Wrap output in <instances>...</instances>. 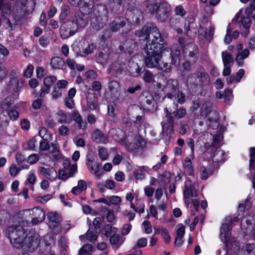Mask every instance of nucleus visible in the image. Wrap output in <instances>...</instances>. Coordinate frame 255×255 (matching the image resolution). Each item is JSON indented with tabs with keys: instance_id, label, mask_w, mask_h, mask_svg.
<instances>
[{
	"instance_id": "nucleus-43",
	"label": "nucleus",
	"mask_w": 255,
	"mask_h": 255,
	"mask_svg": "<svg viewBox=\"0 0 255 255\" xmlns=\"http://www.w3.org/2000/svg\"><path fill=\"white\" fill-rule=\"evenodd\" d=\"M14 103V98L11 96H8L3 100L1 103V108L4 110H11Z\"/></svg>"
},
{
	"instance_id": "nucleus-55",
	"label": "nucleus",
	"mask_w": 255,
	"mask_h": 255,
	"mask_svg": "<svg viewBox=\"0 0 255 255\" xmlns=\"http://www.w3.org/2000/svg\"><path fill=\"white\" fill-rule=\"evenodd\" d=\"M174 11L176 15L181 17H183L186 13L185 9L181 5L176 6L174 8Z\"/></svg>"
},
{
	"instance_id": "nucleus-5",
	"label": "nucleus",
	"mask_w": 255,
	"mask_h": 255,
	"mask_svg": "<svg viewBox=\"0 0 255 255\" xmlns=\"http://www.w3.org/2000/svg\"><path fill=\"white\" fill-rule=\"evenodd\" d=\"M79 6L83 12H77L73 17V20L77 25L78 28H84L88 24V20L86 15L91 13L92 9V5L82 0L80 1Z\"/></svg>"
},
{
	"instance_id": "nucleus-64",
	"label": "nucleus",
	"mask_w": 255,
	"mask_h": 255,
	"mask_svg": "<svg viewBox=\"0 0 255 255\" xmlns=\"http://www.w3.org/2000/svg\"><path fill=\"white\" fill-rule=\"evenodd\" d=\"M255 10V0H253L250 3V7H247L245 10L246 15L251 16L252 14V11Z\"/></svg>"
},
{
	"instance_id": "nucleus-56",
	"label": "nucleus",
	"mask_w": 255,
	"mask_h": 255,
	"mask_svg": "<svg viewBox=\"0 0 255 255\" xmlns=\"http://www.w3.org/2000/svg\"><path fill=\"white\" fill-rule=\"evenodd\" d=\"M175 118L177 119L183 118L186 115V110L185 108H180L173 112Z\"/></svg>"
},
{
	"instance_id": "nucleus-39",
	"label": "nucleus",
	"mask_w": 255,
	"mask_h": 255,
	"mask_svg": "<svg viewBox=\"0 0 255 255\" xmlns=\"http://www.w3.org/2000/svg\"><path fill=\"white\" fill-rule=\"evenodd\" d=\"M48 218L49 220L48 225L51 229H55L59 225L60 220L56 213H50L48 215Z\"/></svg>"
},
{
	"instance_id": "nucleus-35",
	"label": "nucleus",
	"mask_w": 255,
	"mask_h": 255,
	"mask_svg": "<svg viewBox=\"0 0 255 255\" xmlns=\"http://www.w3.org/2000/svg\"><path fill=\"white\" fill-rule=\"evenodd\" d=\"M241 10L235 16V19L239 23H241L245 28L249 29L251 26L250 16L247 15V17L241 16Z\"/></svg>"
},
{
	"instance_id": "nucleus-40",
	"label": "nucleus",
	"mask_w": 255,
	"mask_h": 255,
	"mask_svg": "<svg viewBox=\"0 0 255 255\" xmlns=\"http://www.w3.org/2000/svg\"><path fill=\"white\" fill-rule=\"evenodd\" d=\"M222 58L224 66H232L234 63V59L232 55L227 51L222 52Z\"/></svg>"
},
{
	"instance_id": "nucleus-10",
	"label": "nucleus",
	"mask_w": 255,
	"mask_h": 255,
	"mask_svg": "<svg viewBox=\"0 0 255 255\" xmlns=\"http://www.w3.org/2000/svg\"><path fill=\"white\" fill-rule=\"evenodd\" d=\"M170 58L171 59L170 63L165 62L162 64L159 63V66L157 68L158 69L163 70L167 74L170 73L173 65L179 64L180 59V50H176L175 52L172 51L170 53Z\"/></svg>"
},
{
	"instance_id": "nucleus-29",
	"label": "nucleus",
	"mask_w": 255,
	"mask_h": 255,
	"mask_svg": "<svg viewBox=\"0 0 255 255\" xmlns=\"http://www.w3.org/2000/svg\"><path fill=\"white\" fill-rule=\"evenodd\" d=\"M50 65L54 69H65L66 68V64L64 60L58 56L51 58Z\"/></svg>"
},
{
	"instance_id": "nucleus-6",
	"label": "nucleus",
	"mask_w": 255,
	"mask_h": 255,
	"mask_svg": "<svg viewBox=\"0 0 255 255\" xmlns=\"http://www.w3.org/2000/svg\"><path fill=\"white\" fill-rule=\"evenodd\" d=\"M187 81L190 84L202 86L208 85L210 78L204 69L202 67L198 68L197 75H189L187 77Z\"/></svg>"
},
{
	"instance_id": "nucleus-12",
	"label": "nucleus",
	"mask_w": 255,
	"mask_h": 255,
	"mask_svg": "<svg viewBox=\"0 0 255 255\" xmlns=\"http://www.w3.org/2000/svg\"><path fill=\"white\" fill-rule=\"evenodd\" d=\"M111 53L112 51L110 47H100L95 55V60L97 63L103 66L106 65L111 59Z\"/></svg>"
},
{
	"instance_id": "nucleus-44",
	"label": "nucleus",
	"mask_w": 255,
	"mask_h": 255,
	"mask_svg": "<svg viewBox=\"0 0 255 255\" xmlns=\"http://www.w3.org/2000/svg\"><path fill=\"white\" fill-rule=\"evenodd\" d=\"M184 168L185 172L190 176H193L194 171L192 165V162L189 158H186L184 163Z\"/></svg>"
},
{
	"instance_id": "nucleus-14",
	"label": "nucleus",
	"mask_w": 255,
	"mask_h": 255,
	"mask_svg": "<svg viewBox=\"0 0 255 255\" xmlns=\"http://www.w3.org/2000/svg\"><path fill=\"white\" fill-rule=\"evenodd\" d=\"M107 85V89H108L107 93L110 98L115 101L118 100L121 89L119 82L115 80H110Z\"/></svg>"
},
{
	"instance_id": "nucleus-45",
	"label": "nucleus",
	"mask_w": 255,
	"mask_h": 255,
	"mask_svg": "<svg viewBox=\"0 0 255 255\" xmlns=\"http://www.w3.org/2000/svg\"><path fill=\"white\" fill-rule=\"evenodd\" d=\"M57 120L61 124H69L70 121L69 120L67 114L62 111H59L57 114Z\"/></svg>"
},
{
	"instance_id": "nucleus-26",
	"label": "nucleus",
	"mask_w": 255,
	"mask_h": 255,
	"mask_svg": "<svg viewBox=\"0 0 255 255\" xmlns=\"http://www.w3.org/2000/svg\"><path fill=\"white\" fill-rule=\"evenodd\" d=\"M50 153L54 160L59 161L63 159V155L60 150L57 141L52 142L50 143Z\"/></svg>"
},
{
	"instance_id": "nucleus-58",
	"label": "nucleus",
	"mask_w": 255,
	"mask_h": 255,
	"mask_svg": "<svg viewBox=\"0 0 255 255\" xmlns=\"http://www.w3.org/2000/svg\"><path fill=\"white\" fill-rule=\"evenodd\" d=\"M86 237L90 242L94 243L97 239L98 234L94 233L89 229L86 234Z\"/></svg>"
},
{
	"instance_id": "nucleus-52",
	"label": "nucleus",
	"mask_w": 255,
	"mask_h": 255,
	"mask_svg": "<svg viewBox=\"0 0 255 255\" xmlns=\"http://www.w3.org/2000/svg\"><path fill=\"white\" fill-rule=\"evenodd\" d=\"M103 234L107 237H109L112 234L116 233L117 229L116 228H112L111 225H107L104 226L103 228Z\"/></svg>"
},
{
	"instance_id": "nucleus-49",
	"label": "nucleus",
	"mask_w": 255,
	"mask_h": 255,
	"mask_svg": "<svg viewBox=\"0 0 255 255\" xmlns=\"http://www.w3.org/2000/svg\"><path fill=\"white\" fill-rule=\"evenodd\" d=\"M39 135L42 138V139L45 140H51L52 134L48 132L47 129L45 128H42L39 131Z\"/></svg>"
},
{
	"instance_id": "nucleus-48",
	"label": "nucleus",
	"mask_w": 255,
	"mask_h": 255,
	"mask_svg": "<svg viewBox=\"0 0 255 255\" xmlns=\"http://www.w3.org/2000/svg\"><path fill=\"white\" fill-rule=\"evenodd\" d=\"M147 169L148 167L146 166H142L136 169L134 173L136 179L140 180L143 179L145 177L144 171Z\"/></svg>"
},
{
	"instance_id": "nucleus-7",
	"label": "nucleus",
	"mask_w": 255,
	"mask_h": 255,
	"mask_svg": "<svg viewBox=\"0 0 255 255\" xmlns=\"http://www.w3.org/2000/svg\"><path fill=\"white\" fill-rule=\"evenodd\" d=\"M96 45L94 43H88L85 40H81L74 43L73 49L78 55L85 56L92 53L96 49Z\"/></svg>"
},
{
	"instance_id": "nucleus-47",
	"label": "nucleus",
	"mask_w": 255,
	"mask_h": 255,
	"mask_svg": "<svg viewBox=\"0 0 255 255\" xmlns=\"http://www.w3.org/2000/svg\"><path fill=\"white\" fill-rule=\"evenodd\" d=\"M222 137L221 133H217L213 136V142L210 145V148H212V150H215L216 148L220 147L221 145V140Z\"/></svg>"
},
{
	"instance_id": "nucleus-17",
	"label": "nucleus",
	"mask_w": 255,
	"mask_h": 255,
	"mask_svg": "<svg viewBox=\"0 0 255 255\" xmlns=\"http://www.w3.org/2000/svg\"><path fill=\"white\" fill-rule=\"evenodd\" d=\"M164 89L167 92V98L172 99L174 97V94L179 90L178 81L175 79L168 80L166 85L164 86Z\"/></svg>"
},
{
	"instance_id": "nucleus-63",
	"label": "nucleus",
	"mask_w": 255,
	"mask_h": 255,
	"mask_svg": "<svg viewBox=\"0 0 255 255\" xmlns=\"http://www.w3.org/2000/svg\"><path fill=\"white\" fill-rule=\"evenodd\" d=\"M39 158V156L37 154H32L29 155L27 159V162L30 164L35 163Z\"/></svg>"
},
{
	"instance_id": "nucleus-30",
	"label": "nucleus",
	"mask_w": 255,
	"mask_h": 255,
	"mask_svg": "<svg viewBox=\"0 0 255 255\" xmlns=\"http://www.w3.org/2000/svg\"><path fill=\"white\" fill-rule=\"evenodd\" d=\"M230 225L229 224L225 223L222 225L220 231L221 239L225 243L228 244L230 237Z\"/></svg>"
},
{
	"instance_id": "nucleus-16",
	"label": "nucleus",
	"mask_w": 255,
	"mask_h": 255,
	"mask_svg": "<svg viewBox=\"0 0 255 255\" xmlns=\"http://www.w3.org/2000/svg\"><path fill=\"white\" fill-rule=\"evenodd\" d=\"M125 68V63L122 61L117 60L110 65L107 72L111 76L117 77L123 73Z\"/></svg>"
},
{
	"instance_id": "nucleus-25",
	"label": "nucleus",
	"mask_w": 255,
	"mask_h": 255,
	"mask_svg": "<svg viewBox=\"0 0 255 255\" xmlns=\"http://www.w3.org/2000/svg\"><path fill=\"white\" fill-rule=\"evenodd\" d=\"M162 132L166 130L170 132L173 128L174 122L173 118L169 114H167L164 121L161 123Z\"/></svg>"
},
{
	"instance_id": "nucleus-24",
	"label": "nucleus",
	"mask_w": 255,
	"mask_h": 255,
	"mask_svg": "<svg viewBox=\"0 0 255 255\" xmlns=\"http://www.w3.org/2000/svg\"><path fill=\"white\" fill-rule=\"evenodd\" d=\"M92 138L94 142L99 144H105L108 142L109 138L98 129H96L92 134Z\"/></svg>"
},
{
	"instance_id": "nucleus-15",
	"label": "nucleus",
	"mask_w": 255,
	"mask_h": 255,
	"mask_svg": "<svg viewBox=\"0 0 255 255\" xmlns=\"http://www.w3.org/2000/svg\"><path fill=\"white\" fill-rule=\"evenodd\" d=\"M19 117L18 113L15 110H4L0 114V126L5 127L9 121L16 120Z\"/></svg>"
},
{
	"instance_id": "nucleus-59",
	"label": "nucleus",
	"mask_w": 255,
	"mask_h": 255,
	"mask_svg": "<svg viewBox=\"0 0 255 255\" xmlns=\"http://www.w3.org/2000/svg\"><path fill=\"white\" fill-rule=\"evenodd\" d=\"M51 140H45L42 139L39 142V150L41 151H46L50 149V144L49 142Z\"/></svg>"
},
{
	"instance_id": "nucleus-57",
	"label": "nucleus",
	"mask_w": 255,
	"mask_h": 255,
	"mask_svg": "<svg viewBox=\"0 0 255 255\" xmlns=\"http://www.w3.org/2000/svg\"><path fill=\"white\" fill-rule=\"evenodd\" d=\"M56 80V77L53 76H48L44 79V85L51 87Z\"/></svg>"
},
{
	"instance_id": "nucleus-37",
	"label": "nucleus",
	"mask_w": 255,
	"mask_h": 255,
	"mask_svg": "<svg viewBox=\"0 0 255 255\" xmlns=\"http://www.w3.org/2000/svg\"><path fill=\"white\" fill-rule=\"evenodd\" d=\"M87 185L84 180H80L78 182L77 186L74 187L72 189V193L75 195H79L81 192L86 190Z\"/></svg>"
},
{
	"instance_id": "nucleus-50",
	"label": "nucleus",
	"mask_w": 255,
	"mask_h": 255,
	"mask_svg": "<svg viewBox=\"0 0 255 255\" xmlns=\"http://www.w3.org/2000/svg\"><path fill=\"white\" fill-rule=\"evenodd\" d=\"M154 78L155 76L151 72L148 70H146L144 72L143 79L145 82L149 83H154L155 82Z\"/></svg>"
},
{
	"instance_id": "nucleus-20",
	"label": "nucleus",
	"mask_w": 255,
	"mask_h": 255,
	"mask_svg": "<svg viewBox=\"0 0 255 255\" xmlns=\"http://www.w3.org/2000/svg\"><path fill=\"white\" fill-rule=\"evenodd\" d=\"M184 197L185 198V202L187 205L190 204L189 198L196 197L198 195L197 191L195 188L193 184H189L188 185L187 183L184 186Z\"/></svg>"
},
{
	"instance_id": "nucleus-8",
	"label": "nucleus",
	"mask_w": 255,
	"mask_h": 255,
	"mask_svg": "<svg viewBox=\"0 0 255 255\" xmlns=\"http://www.w3.org/2000/svg\"><path fill=\"white\" fill-rule=\"evenodd\" d=\"M127 23V19L122 17H116L112 22L109 23L110 29H105L104 31L103 37L105 39L110 37L111 32H117L123 28Z\"/></svg>"
},
{
	"instance_id": "nucleus-42",
	"label": "nucleus",
	"mask_w": 255,
	"mask_h": 255,
	"mask_svg": "<svg viewBox=\"0 0 255 255\" xmlns=\"http://www.w3.org/2000/svg\"><path fill=\"white\" fill-rule=\"evenodd\" d=\"M88 167L91 173L98 178H99L103 174V171L100 168L99 165L97 163L89 164Z\"/></svg>"
},
{
	"instance_id": "nucleus-19",
	"label": "nucleus",
	"mask_w": 255,
	"mask_h": 255,
	"mask_svg": "<svg viewBox=\"0 0 255 255\" xmlns=\"http://www.w3.org/2000/svg\"><path fill=\"white\" fill-rule=\"evenodd\" d=\"M119 47L121 50L129 55L134 53L138 48L137 42L132 39H127Z\"/></svg>"
},
{
	"instance_id": "nucleus-61",
	"label": "nucleus",
	"mask_w": 255,
	"mask_h": 255,
	"mask_svg": "<svg viewBox=\"0 0 255 255\" xmlns=\"http://www.w3.org/2000/svg\"><path fill=\"white\" fill-rule=\"evenodd\" d=\"M117 106L115 103H110L108 106V111L109 116L114 117L115 116V110L116 109Z\"/></svg>"
},
{
	"instance_id": "nucleus-18",
	"label": "nucleus",
	"mask_w": 255,
	"mask_h": 255,
	"mask_svg": "<svg viewBox=\"0 0 255 255\" xmlns=\"http://www.w3.org/2000/svg\"><path fill=\"white\" fill-rule=\"evenodd\" d=\"M40 244L39 236L35 233H29L26 241L24 242V245H25L29 251H33L37 249Z\"/></svg>"
},
{
	"instance_id": "nucleus-32",
	"label": "nucleus",
	"mask_w": 255,
	"mask_h": 255,
	"mask_svg": "<svg viewBox=\"0 0 255 255\" xmlns=\"http://www.w3.org/2000/svg\"><path fill=\"white\" fill-rule=\"evenodd\" d=\"M210 150L212 152V159L213 162H222L224 161V155L225 152L223 150H221L220 147L216 148L215 150H212V148H210Z\"/></svg>"
},
{
	"instance_id": "nucleus-51",
	"label": "nucleus",
	"mask_w": 255,
	"mask_h": 255,
	"mask_svg": "<svg viewBox=\"0 0 255 255\" xmlns=\"http://www.w3.org/2000/svg\"><path fill=\"white\" fill-rule=\"evenodd\" d=\"M250 170L252 171L255 168V147L250 148Z\"/></svg>"
},
{
	"instance_id": "nucleus-9",
	"label": "nucleus",
	"mask_w": 255,
	"mask_h": 255,
	"mask_svg": "<svg viewBox=\"0 0 255 255\" xmlns=\"http://www.w3.org/2000/svg\"><path fill=\"white\" fill-rule=\"evenodd\" d=\"M78 29V26L74 20H67L64 22L60 26V35L62 38L67 39L73 35Z\"/></svg>"
},
{
	"instance_id": "nucleus-38",
	"label": "nucleus",
	"mask_w": 255,
	"mask_h": 255,
	"mask_svg": "<svg viewBox=\"0 0 255 255\" xmlns=\"http://www.w3.org/2000/svg\"><path fill=\"white\" fill-rule=\"evenodd\" d=\"M18 81L15 72H12L10 75V81L9 82V88L14 92H18Z\"/></svg>"
},
{
	"instance_id": "nucleus-1",
	"label": "nucleus",
	"mask_w": 255,
	"mask_h": 255,
	"mask_svg": "<svg viewBox=\"0 0 255 255\" xmlns=\"http://www.w3.org/2000/svg\"><path fill=\"white\" fill-rule=\"evenodd\" d=\"M135 35L140 40L146 41L143 48L146 54L145 58L146 67L157 68L162 57V52L167 48L164 35L153 23L147 24L141 29L136 30Z\"/></svg>"
},
{
	"instance_id": "nucleus-34",
	"label": "nucleus",
	"mask_w": 255,
	"mask_h": 255,
	"mask_svg": "<svg viewBox=\"0 0 255 255\" xmlns=\"http://www.w3.org/2000/svg\"><path fill=\"white\" fill-rule=\"evenodd\" d=\"M63 167L64 169L69 171V176L73 177L77 171V165L76 163L71 164V160L66 158L63 161Z\"/></svg>"
},
{
	"instance_id": "nucleus-3",
	"label": "nucleus",
	"mask_w": 255,
	"mask_h": 255,
	"mask_svg": "<svg viewBox=\"0 0 255 255\" xmlns=\"http://www.w3.org/2000/svg\"><path fill=\"white\" fill-rule=\"evenodd\" d=\"M213 104L209 101H206L204 102L201 108L200 115L204 118H208V126L212 128H215L218 127L219 123L218 122V114L212 110Z\"/></svg>"
},
{
	"instance_id": "nucleus-27",
	"label": "nucleus",
	"mask_w": 255,
	"mask_h": 255,
	"mask_svg": "<svg viewBox=\"0 0 255 255\" xmlns=\"http://www.w3.org/2000/svg\"><path fill=\"white\" fill-rule=\"evenodd\" d=\"M184 30L186 33H188L189 31H192L194 34L197 32V24L195 22L194 19L192 17L186 18L184 24Z\"/></svg>"
},
{
	"instance_id": "nucleus-4",
	"label": "nucleus",
	"mask_w": 255,
	"mask_h": 255,
	"mask_svg": "<svg viewBox=\"0 0 255 255\" xmlns=\"http://www.w3.org/2000/svg\"><path fill=\"white\" fill-rule=\"evenodd\" d=\"M152 14H155L159 22H165L168 18L171 9L169 4L166 2H156L148 6Z\"/></svg>"
},
{
	"instance_id": "nucleus-60",
	"label": "nucleus",
	"mask_w": 255,
	"mask_h": 255,
	"mask_svg": "<svg viewBox=\"0 0 255 255\" xmlns=\"http://www.w3.org/2000/svg\"><path fill=\"white\" fill-rule=\"evenodd\" d=\"M200 178L202 180H206L209 177V173L207 169L204 166H202L199 169Z\"/></svg>"
},
{
	"instance_id": "nucleus-41",
	"label": "nucleus",
	"mask_w": 255,
	"mask_h": 255,
	"mask_svg": "<svg viewBox=\"0 0 255 255\" xmlns=\"http://www.w3.org/2000/svg\"><path fill=\"white\" fill-rule=\"evenodd\" d=\"M111 244L116 248H119L124 242V239L115 233L110 238Z\"/></svg>"
},
{
	"instance_id": "nucleus-22",
	"label": "nucleus",
	"mask_w": 255,
	"mask_h": 255,
	"mask_svg": "<svg viewBox=\"0 0 255 255\" xmlns=\"http://www.w3.org/2000/svg\"><path fill=\"white\" fill-rule=\"evenodd\" d=\"M92 17L104 18L108 19V11L104 5H99L95 6L93 11V16Z\"/></svg>"
},
{
	"instance_id": "nucleus-36",
	"label": "nucleus",
	"mask_w": 255,
	"mask_h": 255,
	"mask_svg": "<svg viewBox=\"0 0 255 255\" xmlns=\"http://www.w3.org/2000/svg\"><path fill=\"white\" fill-rule=\"evenodd\" d=\"M185 233V228L184 227H181L178 228L176 231V238L174 241V245L175 246L180 247L184 241L183 237Z\"/></svg>"
},
{
	"instance_id": "nucleus-33",
	"label": "nucleus",
	"mask_w": 255,
	"mask_h": 255,
	"mask_svg": "<svg viewBox=\"0 0 255 255\" xmlns=\"http://www.w3.org/2000/svg\"><path fill=\"white\" fill-rule=\"evenodd\" d=\"M108 19L104 20L103 18L92 17L91 25L94 29L99 30L104 27Z\"/></svg>"
},
{
	"instance_id": "nucleus-62",
	"label": "nucleus",
	"mask_w": 255,
	"mask_h": 255,
	"mask_svg": "<svg viewBox=\"0 0 255 255\" xmlns=\"http://www.w3.org/2000/svg\"><path fill=\"white\" fill-rule=\"evenodd\" d=\"M58 246L63 251L67 250V245L64 237H61L58 240Z\"/></svg>"
},
{
	"instance_id": "nucleus-46",
	"label": "nucleus",
	"mask_w": 255,
	"mask_h": 255,
	"mask_svg": "<svg viewBox=\"0 0 255 255\" xmlns=\"http://www.w3.org/2000/svg\"><path fill=\"white\" fill-rule=\"evenodd\" d=\"M175 96H176L177 102H174V109H177L178 106L177 103L182 104L185 103V95L182 91L179 90L174 94V97Z\"/></svg>"
},
{
	"instance_id": "nucleus-21",
	"label": "nucleus",
	"mask_w": 255,
	"mask_h": 255,
	"mask_svg": "<svg viewBox=\"0 0 255 255\" xmlns=\"http://www.w3.org/2000/svg\"><path fill=\"white\" fill-rule=\"evenodd\" d=\"M127 70L130 76L136 77L140 75L142 68L140 67L132 58H131L128 61Z\"/></svg>"
},
{
	"instance_id": "nucleus-23",
	"label": "nucleus",
	"mask_w": 255,
	"mask_h": 255,
	"mask_svg": "<svg viewBox=\"0 0 255 255\" xmlns=\"http://www.w3.org/2000/svg\"><path fill=\"white\" fill-rule=\"evenodd\" d=\"M39 171L42 176L51 180H55L58 175L57 171L53 168L42 166L39 168Z\"/></svg>"
},
{
	"instance_id": "nucleus-28",
	"label": "nucleus",
	"mask_w": 255,
	"mask_h": 255,
	"mask_svg": "<svg viewBox=\"0 0 255 255\" xmlns=\"http://www.w3.org/2000/svg\"><path fill=\"white\" fill-rule=\"evenodd\" d=\"M33 215L34 216L32 219L33 224H37L42 222L45 218L44 212L40 208H34L32 210Z\"/></svg>"
},
{
	"instance_id": "nucleus-2",
	"label": "nucleus",
	"mask_w": 255,
	"mask_h": 255,
	"mask_svg": "<svg viewBox=\"0 0 255 255\" xmlns=\"http://www.w3.org/2000/svg\"><path fill=\"white\" fill-rule=\"evenodd\" d=\"M7 233L11 244L15 248L19 249L24 246L27 234L21 226L12 225L8 227Z\"/></svg>"
},
{
	"instance_id": "nucleus-53",
	"label": "nucleus",
	"mask_w": 255,
	"mask_h": 255,
	"mask_svg": "<svg viewBox=\"0 0 255 255\" xmlns=\"http://www.w3.org/2000/svg\"><path fill=\"white\" fill-rule=\"evenodd\" d=\"M92 246L88 244L83 246L79 250V255H91L90 252L92 250Z\"/></svg>"
},
{
	"instance_id": "nucleus-11",
	"label": "nucleus",
	"mask_w": 255,
	"mask_h": 255,
	"mask_svg": "<svg viewBox=\"0 0 255 255\" xmlns=\"http://www.w3.org/2000/svg\"><path fill=\"white\" fill-rule=\"evenodd\" d=\"M183 54L186 61H189L192 63H194L196 62L198 57V47L193 43H188L183 47Z\"/></svg>"
},
{
	"instance_id": "nucleus-13",
	"label": "nucleus",
	"mask_w": 255,
	"mask_h": 255,
	"mask_svg": "<svg viewBox=\"0 0 255 255\" xmlns=\"http://www.w3.org/2000/svg\"><path fill=\"white\" fill-rule=\"evenodd\" d=\"M134 143L129 142L128 138L121 141V144H125L127 148L131 151H134L138 147H144L146 146V141L139 135H135L134 137Z\"/></svg>"
},
{
	"instance_id": "nucleus-54",
	"label": "nucleus",
	"mask_w": 255,
	"mask_h": 255,
	"mask_svg": "<svg viewBox=\"0 0 255 255\" xmlns=\"http://www.w3.org/2000/svg\"><path fill=\"white\" fill-rule=\"evenodd\" d=\"M26 13V10L23 9H20L19 10H17L15 12H14L13 17L15 19L16 22H18L21 20L25 15Z\"/></svg>"
},
{
	"instance_id": "nucleus-31",
	"label": "nucleus",
	"mask_w": 255,
	"mask_h": 255,
	"mask_svg": "<svg viewBox=\"0 0 255 255\" xmlns=\"http://www.w3.org/2000/svg\"><path fill=\"white\" fill-rule=\"evenodd\" d=\"M250 55V51L246 48L243 51H238L236 56L235 60L239 66H243L244 65V60L247 58Z\"/></svg>"
}]
</instances>
